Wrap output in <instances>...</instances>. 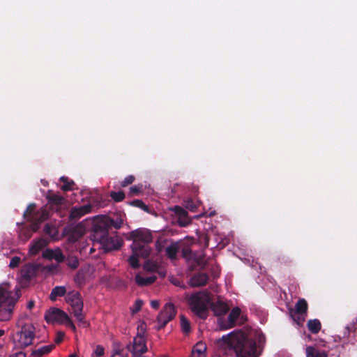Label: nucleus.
<instances>
[{
  "label": "nucleus",
  "mask_w": 357,
  "mask_h": 357,
  "mask_svg": "<svg viewBox=\"0 0 357 357\" xmlns=\"http://www.w3.org/2000/svg\"><path fill=\"white\" fill-rule=\"evenodd\" d=\"M20 297L19 290L13 292L8 284L0 285V321H7L11 319L15 303Z\"/></svg>",
  "instance_id": "1"
},
{
  "label": "nucleus",
  "mask_w": 357,
  "mask_h": 357,
  "mask_svg": "<svg viewBox=\"0 0 357 357\" xmlns=\"http://www.w3.org/2000/svg\"><path fill=\"white\" fill-rule=\"evenodd\" d=\"M224 342L232 347L237 357H257L256 342L245 336H223Z\"/></svg>",
  "instance_id": "2"
},
{
  "label": "nucleus",
  "mask_w": 357,
  "mask_h": 357,
  "mask_svg": "<svg viewBox=\"0 0 357 357\" xmlns=\"http://www.w3.org/2000/svg\"><path fill=\"white\" fill-rule=\"evenodd\" d=\"M211 301V294L207 291H199L186 296V301L192 312L203 319L207 317Z\"/></svg>",
  "instance_id": "3"
},
{
  "label": "nucleus",
  "mask_w": 357,
  "mask_h": 357,
  "mask_svg": "<svg viewBox=\"0 0 357 357\" xmlns=\"http://www.w3.org/2000/svg\"><path fill=\"white\" fill-rule=\"evenodd\" d=\"M129 240L132 241L131 249L135 252L142 250L144 257H149L151 248L149 245L153 241L152 234L146 229H138L130 233Z\"/></svg>",
  "instance_id": "4"
},
{
  "label": "nucleus",
  "mask_w": 357,
  "mask_h": 357,
  "mask_svg": "<svg viewBox=\"0 0 357 357\" xmlns=\"http://www.w3.org/2000/svg\"><path fill=\"white\" fill-rule=\"evenodd\" d=\"M66 302L70 305L74 317L79 322L85 323L84 315L82 313L84 303L79 291H71L66 296Z\"/></svg>",
  "instance_id": "5"
},
{
  "label": "nucleus",
  "mask_w": 357,
  "mask_h": 357,
  "mask_svg": "<svg viewBox=\"0 0 357 357\" xmlns=\"http://www.w3.org/2000/svg\"><path fill=\"white\" fill-rule=\"evenodd\" d=\"M137 334L134 337L132 345H128V349L134 354H144L147 351V347L144 333L146 331V326L144 323L141 324L137 327Z\"/></svg>",
  "instance_id": "6"
},
{
  "label": "nucleus",
  "mask_w": 357,
  "mask_h": 357,
  "mask_svg": "<svg viewBox=\"0 0 357 357\" xmlns=\"http://www.w3.org/2000/svg\"><path fill=\"white\" fill-rule=\"evenodd\" d=\"M176 314V310L174 305L171 303H167L157 317L158 326L157 329L160 330L164 328L170 321H172Z\"/></svg>",
  "instance_id": "7"
},
{
  "label": "nucleus",
  "mask_w": 357,
  "mask_h": 357,
  "mask_svg": "<svg viewBox=\"0 0 357 357\" xmlns=\"http://www.w3.org/2000/svg\"><path fill=\"white\" fill-rule=\"evenodd\" d=\"M19 336L18 344L21 348H25L32 344L35 337V328L33 325L24 324L20 332L17 333Z\"/></svg>",
  "instance_id": "8"
},
{
  "label": "nucleus",
  "mask_w": 357,
  "mask_h": 357,
  "mask_svg": "<svg viewBox=\"0 0 357 357\" xmlns=\"http://www.w3.org/2000/svg\"><path fill=\"white\" fill-rule=\"evenodd\" d=\"M109 227L106 221V216L97 221L93 227V237L95 241H98L105 236L109 234Z\"/></svg>",
  "instance_id": "9"
},
{
  "label": "nucleus",
  "mask_w": 357,
  "mask_h": 357,
  "mask_svg": "<svg viewBox=\"0 0 357 357\" xmlns=\"http://www.w3.org/2000/svg\"><path fill=\"white\" fill-rule=\"evenodd\" d=\"M68 319V315L65 312L55 307L50 308L45 314V319L47 323L58 322L63 324Z\"/></svg>",
  "instance_id": "10"
},
{
  "label": "nucleus",
  "mask_w": 357,
  "mask_h": 357,
  "mask_svg": "<svg viewBox=\"0 0 357 357\" xmlns=\"http://www.w3.org/2000/svg\"><path fill=\"white\" fill-rule=\"evenodd\" d=\"M41 268V265L39 264H26L23 266L20 271L21 279L25 282H29L30 280L36 276L38 272Z\"/></svg>",
  "instance_id": "11"
},
{
  "label": "nucleus",
  "mask_w": 357,
  "mask_h": 357,
  "mask_svg": "<svg viewBox=\"0 0 357 357\" xmlns=\"http://www.w3.org/2000/svg\"><path fill=\"white\" fill-rule=\"evenodd\" d=\"M100 243L106 251L119 250L123 244L122 240L116 236H110L109 234L105 236L98 241Z\"/></svg>",
  "instance_id": "12"
},
{
  "label": "nucleus",
  "mask_w": 357,
  "mask_h": 357,
  "mask_svg": "<svg viewBox=\"0 0 357 357\" xmlns=\"http://www.w3.org/2000/svg\"><path fill=\"white\" fill-rule=\"evenodd\" d=\"M169 210L174 213L175 215L174 219L178 222L179 226L186 227L191 222L188 212L181 206H174V207L169 208Z\"/></svg>",
  "instance_id": "13"
},
{
  "label": "nucleus",
  "mask_w": 357,
  "mask_h": 357,
  "mask_svg": "<svg viewBox=\"0 0 357 357\" xmlns=\"http://www.w3.org/2000/svg\"><path fill=\"white\" fill-rule=\"evenodd\" d=\"M43 257L50 260L54 259L57 263H62L66 260V257L60 248L46 249L43 252Z\"/></svg>",
  "instance_id": "14"
},
{
  "label": "nucleus",
  "mask_w": 357,
  "mask_h": 357,
  "mask_svg": "<svg viewBox=\"0 0 357 357\" xmlns=\"http://www.w3.org/2000/svg\"><path fill=\"white\" fill-rule=\"evenodd\" d=\"M92 206L90 204H87L79 207H73L70 213V220H77L82 218L83 215L91 213Z\"/></svg>",
  "instance_id": "15"
},
{
  "label": "nucleus",
  "mask_w": 357,
  "mask_h": 357,
  "mask_svg": "<svg viewBox=\"0 0 357 357\" xmlns=\"http://www.w3.org/2000/svg\"><path fill=\"white\" fill-rule=\"evenodd\" d=\"M84 234V228L80 223L70 229L68 232V241L70 243L78 241Z\"/></svg>",
  "instance_id": "16"
},
{
  "label": "nucleus",
  "mask_w": 357,
  "mask_h": 357,
  "mask_svg": "<svg viewBox=\"0 0 357 357\" xmlns=\"http://www.w3.org/2000/svg\"><path fill=\"white\" fill-rule=\"evenodd\" d=\"M49 243L47 239L39 238L38 240L34 241L30 245L29 253L31 255H37L41 250L45 248Z\"/></svg>",
  "instance_id": "17"
},
{
  "label": "nucleus",
  "mask_w": 357,
  "mask_h": 357,
  "mask_svg": "<svg viewBox=\"0 0 357 357\" xmlns=\"http://www.w3.org/2000/svg\"><path fill=\"white\" fill-rule=\"evenodd\" d=\"M210 306L215 315L218 317L225 314L229 310L227 304L222 301H218L215 303L211 301Z\"/></svg>",
  "instance_id": "18"
},
{
  "label": "nucleus",
  "mask_w": 357,
  "mask_h": 357,
  "mask_svg": "<svg viewBox=\"0 0 357 357\" xmlns=\"http://www.w3.org/2000/svg\"><path fill=\"white\" fill-rule=\"evenodd\" d=\"M208 280V275L204 273H197L190 280V284L193 287L204 286Z\"/></svg>",
  "instance_id": "19"
},
{
  "label": "nucleus",
  "mask_w": 357,
  "mask_h": 357,
  "mask_svg": "<svg viewBox=\"0 0 357 357\" xmlns=\"http://www.w3.org/2000/svg\"><path fill=\"white\" fill-rule=\"evenodd\" d=\"M50 217V211L47 209V206L40 208L36 211L31 216V221H36L39 223H42L45 220H47Z\"/></svg>",
  "instance_id": "20"
},
{
  "label": "nucleus",
  "mask_w": 357,
  "mask_h": 357,
  "mask_svg": "<svg viewBox=\"0 0 357 357\" xmlns=\"http://www.w3.org/2000/svg\"><path fill=\"white\" fill-rule=\"evenodd\" d=\"M48 204L50 205V208L54 209V207H61L65 203V199L63 197L59 195L50 193L47 195Z\"/></svg>",
  "instance_id": "21"
},
{
  "label": "nucleus",
  "mask_w": 357,
  "mask_h": 357,
  "mask_svg": "<svg viewBox=\"0 0 357 357\" xmlns=\"http://www.w3.org/2000/svg\"><path fill=\"white\" fill-rule=\"evenodd\" d=\"M181 243L179 241L172 242L165 249V254L167 257L171 259L174 260L176 259V255L181 249Z\"/></svg>",
  "instance_id": "22"
},
{
  "label": "nucleus",
  "mask_w": 357,
  "mask_h": 357,
  "mask_svg": "<svg viewBox=\"0 0 357 357\" xmlns=\"http://www.w3.org/2000/svg\"><path fill=\"white\" fill-rule=\"evenodd\" d=\"M241 309L238 307H234L228 316V323L227 326L224 327L225 329L233 328L235 324L237 319L240 316Z\"/></svg>",
  "instance_id": "23"
},
{
  "label": "nucleus",
  "mask_w": 357,
  "mask_h": 357,
  "mask_svg": "<svg viewBox=\"0 0 357 357\" xmlns=\"http://www.w3.org/2000/svg\"><path fill=\"white\" fill-rule=\"evenodd\" d=\"M307 357H328V354L325 351L319 349L313 346H307L305 349Z\"/></svg>",
  "instance_id": "24"
},
{
  "label": "nucleus",
  "mask_w": 357,
  "mask_h": 357,
  "mask_svg": "<svg viewBox=\"0 0 357 357\" xmlns=\"http://www.w3.org/2000/svg\"><path fill=\"white\" fill-rule=\"evenodd\" d=\"M132 254L131 256H130L128 259V262L130 265L135 269L138 268L139 267V262L138 260V257L142 258H147L148 257H144L141 252H142V250H139L137 252H135L134 250H132Z\"/></svg>",
  "instance_id": "25"
},
{
  "label": "nucleus",
  "mask_w": 357,
  "mask_h": 357,
  "mask_svg": "<svg viewBox=\"0 0 357 357\" xmlns=\"http://www.w3.org/2000/svg\"><path fill=\"white\" fill-rule=\"evenodd\" d=\"M155 276L142 277L139 274L135 276V282L138 286L143 287L153 284L156 280Z\"/></svg>",
  "instance_id": "26"
},
{
  "label": "nucleus",
  "mask_w": 357,
  "mask_h": 357,
  "mask_svg": "<svg viewBox=\"0 0 357 357\" xmlns=\"http://www.w3.org/2000/svg\"><path fill=\"white\" fill-rule=\"evenodd\" d=\"M66 294V289L64 286H56L52 289L50 295L51 301H56L57 297H61L65 296Z\"/></svg>",
  "instance_id": "27"
},
{
  "label": "nucleus",
  "mask_w": 357,
  "mask_h": 357,
  "mask_svg": "<svg viewBox=\"0 0 357 357\" xmlns=\"http://www.w3.org/2000/svg\"><path fill=\"white\" fill-rule=\"evenodd\" d=\"M308 305L304 298H300L295 305V314H307Z\"/></svg>",
  "instance_id": "28"
},
{
  "label": "nucleus",
  "mask_w": 357,
  "mask_h": 357,
  "mask_svg": "<svg viewBox=\"0 0 357 357\" xmlns=\"http://www.w3.org/2000/svg\"><path fill=\"white\" fill-rule=\"evenodd\" d=\"M307 327L308 330L313 334L318 333L321 328V324L317 319H310L307 321Z\"/></svg>",
  "instance_id": "29"
},
{
  "label": "nucleus",
  "mask_w": 357,
  "mask_h": 357,
  "mask_svg": "<svg viewBox=\"0 0 357 357\" xmlns=\"http://www.w3.org/2000/svg\"><path fill=\"white\" fill-rule=\"evenodd\" d=\"M54 347V344L43 346L38 349L33 350L31 355L33 356L41 357L43 355L49 354Z\"/></svg>",
  "instance_id": "30"
},
{
  "label": "nucleus",
  "mask_w": 357,
  "mask_h": 357,
  "mask_svg": "<svg viewBox=\"0 0 357 357\" xmlns=\"http://www.w3.org/2000/svg\"><path fill=\"white\" fill-rule=\"evenodd\" d=\"M206 347L204 344L199 342L196 344L192 352V357H204V351Z\"/></svg>",
  "instance_id": "31"
},
{
  "label": "nucleus",
  "mask_w": 357,
  "mask_h": 357,
  "mask_svg": "<svg viewBox=\"0 0 357 357\" xmlns=\"http://www.w3.org/2000/svg\"><path fill=\"white\" fill-rule=\"evenodd\" d=\"M60 181L63 182L64 184L61 187V189L63 191H70L73 190V186L75 185V182L73 181H69L68 177L61 176L60 178Z\"/></svg>",
  "instance_id": "32"
},
{
  "label": "nucleus",
  "mask_w": 357,
  "mask_h": 357,
  "mask_svg": "<svg viewBox=\"0 0 357 357\" xmlns=\"http://www.w3.org/2000/svg\"><path fill=\"white\" fill-rule=\"evenodd\" d=\"M66 265L68 268L72 269H76L79 266L78 258L75 256H68L66 258Z\"/></svg>",
  "instance_id": "33"
},
{
  "label": "nucleus",
  "mask_w": 357,
  "mask_h": 357,
  "mask_svg": "<svg viewBox=\"0 0 357 357\" xmlns=\"http://www.w3.org/2000/svg\"><path fill=\"white\" fill-rule=\"evenodd\" d=\"M181 326L183 333L187 334L190 331V321L184 315H181Z\"/></svg>",
  "instance_id": "34"
},
{
  "label": "nucleus",
  "mask_w": 357,
  "mask_h": 357,
  "mask_svg": "<svg viewBox=\"0 0 357 357\" xmlns=\"http://www.w3.org/2000/svg\"><path fill=\"white\" fill-rule=\"evenodd\" d=\"M106 221L107 222L109 229L114 227L115 229H120L123 225V220L121 219H117L114 220L112 218L106 217Z\"/></svg>",
  "instance_id": "35"
},
{
  "label": "nucleus",
  "mask_w": 357,
  "mask_h": 357,
  "mask_svg": "<svg viewBox=\"0 0 357 357\" xmlns=\"http://www.w3.org/2000/svg\"><path fill=\"white\" fill-rule=\"evenodd\" d=\"M110 197L114 202H120L125 199L126 195L125 193L121 190L119 192L112 191L110 192Z\"/></svg>",
  "instance_id": "36"
},
{
  "label": "nucleus",
  "mask_w": 357,
  "mask_h": 357,
  "mask_svg": "<svg viewBox=\"0 0 357 357\" xmlns=\"http://www.w3.org/2000/svg\"><path fill=\"white\" fill-rule=\"evenodd\" d=\"M35 208H36L35 204H30L27 206L26 211H24L23 215L24 218H27L28 221H31V216L36 212V211H34Z\"/></svg>",
  "instance_id": "37"
},
{
  "label": "nucleus",
  "mask_w": 357,
  "mask_h": 357,
  "mask_svg": "<svg viewBox=\"0 0 357 357\" xmlns=\"http://www.w3.org/2000/svg\"><path fill=\"white\" fill-rule=\"evenodd\" d=\"M44 232L45 233V234L49 235L52 238L57 235V231L56 230V229L49 224H46L45 225Z\"/></svg>",
  "instance_id": "38"
},
{
  "label": "nucleus",
  "mask_w": 357,
  "mask_h": 357,
  "mask_svg": "<svg viewBox=\"0 0 357 357\" xmlns=\"http://www.w3.org/2000/svg\"><path fill=\"white\" fill-rule=\"evenodd\" d=\"M130 205L142 209L144 211H149V207L146 206L144 202L141 199H135L132 202H130Z\"/></svg>",
  "instance_id": "39"
},
{
  "label": "nucleus",
  "mask_w": 357,
  "mask_h": 357,
  "mask_svg": "<svg viewBox=\"0 0 357 357\" xmlns=\"http://www.w3.org/2000/svg\"><path fill=\"white\" fill-rule=\"evenodd\" d=\"M75 282L81 286L85 282V275L82 271H78L74 278Z\"/></svg>",
  "instance_id": "40"
},
{
  "label": "nucleus",
  "mask_w": 357,
  "mask_h": 357,
  "mask_svg": "<svg viewBox=\"0 0 357 357\" xmlns=\"http://www.w3.org/2000/svg\"><path fill=\"white\" fill-rule=\"evenodd\" d=\"M306 316L307 314H295V312L291 314L293 319L298 326H302L303 324Z\"/></svg>",
  "instance_id": "41"
},
{
  "label": "nucleus",
  "mask_w": 357,
  "mask_h": 357,
  "mask_svg": "<svg viewBox=\"0 0 357 357\" xmlns=\"http://www.w3.org/2000/svg\"><path fill=\"white\" fill-rule=\"evenodd\" d=\"M20 261H21L20 257L15 256L10 259V261L9 264V267L10 268H15L20 265Z\"/></svg>",
  "instance_id": "42"
},
{
  "label": "nucleus",
  "mask_w": 357,
  "mask_h": 357,
  "mask_svg": "<svg viewBox=\"0 0 357 357\" xmlns=\"http://www.w3.org/2000/svg\"><path fill=\"white\" fill-rule=\"evenodd\" d=\"M135 181V176L132 175H129L126 176L123 181H121V185L122 187H126L128 185L132 183Z\"/></svg>",
  "instance_id": "43"
},
{
  "label": "nucleus",
  "mask_w": 357,
  "mask_h": 357,
  "mask_svg": "<svg viewBox=\"0 0 357 357\" xmlns=\"http://www.w3.org/2000/svg\"><path fill=\"white\" fill-rule=\"evenodd\" d=\"M105 349L101 345H97L94 351L93 355L96 357H101L104 355Z\"/></svg>",
  "instance_id": "44"
},
{
  "label": "nucleus",
  "mask_w": 357,
  "mask_h": 357,
  "mask_svg": "<svg viewBox=\"0 0 357 357\" xmlns=\"http://www.w3.org/2000/svg\"><path fill=\"white\" fill-rule=\"evenodd\" d=\"M143 305V301L142 300H137L135 302V305H134V309L132 310V313H136L137 312H139L142 307Z\"/></svg>",
  "instance_id": "45"
},
{
  "label": "nucleus",
  "mask_w": 357,
  "mask_h": 357,
  "mask_svg": "<svg viewBox=\"0 0 357 357\" xmlns=\"http://www.w3.org/2000/svg\"><path fill=\"white\" fill-rule=\"evenodd\" d=\"M64 333L63 332H61V331H58L56 334V337H55V339H54V342L56 344H59L61 343L63 340V337H64Z\"/></svg>",
  "instance_id": "46"
},
{
  "label": "nucleus",
  "mask_w": 357,
  "mask_h": 357,
  "mask_svg": "<svg viewBox=\"0 0 357 357\" xmlns=\"http://www.w3.org/2000/svg\"><path fill=\"white\" fill-rule=\"evenodd\" d=\"M67 327L70 328L73 332H76V326L68 317V319L66 320L64 324Z\"/></svg>",
  "instance_id": "47"
},
{
  "label": "nucleus",
  "mask_w": 357,
  "mask_h": 357,
  "mask_svg": "<svg viewBox=\"0 0 357 357\" xmlns=\"http://www.w3.org/2000/svg\"><path fill=\"white\" fill-rule=\"evenodd\" d=\"M192 250L188 248H184L182 249V255L185 259H189L192 256Z\"/></svg>",
  "instance_id": "48"
},
{
  "label": "nucleus",
  "mask_w": 357,
  "mask_h": 357,
  "mask_svg": "<svg viewBox=\"0 0 357 357\" xmlns=\"http://www.w3.org/2000/svg\"><path fill=\"white\" fill-rule=\"evenodd\" d=\"M156 268L157 266L155 264H151L149 261L146 262L144 265V268L149 271H154Z\"/></svg>",
  "instance_id": "49"
},
{
  "label": "nucleus",
  "mask_w": 357,
  "mask_h": 357,
  "mask_svg": "<svg viewBox=\"0 0 357 357\" xmlns=\"http://www.w3.org/2000/svg\"><path fill=\"white\" fill-rule=\"evenodd\" d=\"M29 222H31V229H29L31 230V231L32 233L37 231L38 229H39L40 225L41 223H39L36 221H29Z\"/></svg>",
  "instance_id": "50"
},
{
  "label": "nucleus",
  "mask_w": 357,
  "mask_h": 357,
  "mask_svg": "<svg viewBox=\"0 0 357 357\" xmlns=\"http://www.w3.org/2000/svg\"><path fill=\"white\" fill-rule=\"evenodd\" d=\"M141 192L139 186L134 185L130 188V194L132 195H137Z\"/></svg>",
  "instance_id": "51"
},
{
  "label": "nucleus",
  "mask_w": 357,
  "mask_h": 357,
  "mask_svg": "<svg viewBox=\"0 0 357 357\" xmlns=\"http://www.w3.org/2000/svg\"><path fill=\"white\" fill-rule=\"evenodd\" d=\"M195 261L199 266H205L204 259L203 257H198L195 259Z\"/></svg>",
  "instance_id": "52"
},
{
  "label": "nucleus",
  "mask_w": 357,
  "mask_h": 357,
  "mask_svg": "<svg viewBox=\"0 0 357 357\" xmlns=\"http://www.w3.org/2000/svg\"><path fill=\"white\" fill-rule=\"evenodd\" d=\"M159 305H160V303L158 301H152L151 302V307H153V309H158L159 307Z\"/></svg>",
  "instance_id": "53"
},
{
  "label": "nucleus",
  "mask_w": 357,
  "mask_h": 357,
  "mask_svg": "<svg viewBox=\"0 0 357 357\" xmlns=\"http://www.w3.org/2000/svg\"><path fill=\"white\" fill-rule=\"evenodd\" d=\"M186 207L188 208L192 211H195L196 208V206L193 205L192 202H188Z\"/></svg>",
  "instance_id": "54"
},
{
  "label": "nucleus",
  "mask_w": 357,
  "mask_h": 357,
  "mask_svg": "<svg viewBox=\"0 0 357 357\" xmlns=\"http://www.w3.org/2000/svg\"><path fill=\"white\" fill-rule=\"evenodd\" d=\"M23 232L24 233L26 239L29 238L32 235V232L29 229H25Z\"/></svg>",
  "instance_id": "55"
},
{
  "label": "nucleus",
  "mask_w": 357,
  "mask_h": 357,
  "mask_svg": "<svg viewBox=\"0 0 357 357\" xmlns=\"http://www.w3.org/2000/svg\"><path fill=\"white\" fill-rule=\"evenodd\" d=\"M10 357H26V354L22 351H20V352H17L15 354L10 356Z\"/></svg>",
  "instance_id": "56"
},
{
  "label": "nucleus",
  "mask_w": 357,
  "mask_h": 357,
  "mask_svg": "<svg viewBox=\"0 0 357 357\" xmlns=\"http://www.w3.org/2000/svg\"><path fill=\"white\" fill-rule=\"evenodd\" d=\"M34 306V302L33 301H30L27 304V308L31 309Z\"/></svg>",
  "instance_id": "57"
},
{
  "label": "nucleus",
  "mask_w": 357,
  "mask_h": 357,
  "mask_svg": "<svg viewBox=\"0 0 357 357\" xmlns=\"http://www.w3.org/2000/svg\"><path fill=\"white\" fill-rule=\"evenodd\" d=\"M121 352H122V350H121V349L115 350L114 355H121Z\"/></svg>",
  "instance_id": "58"
},
{
  "label": "nucleus",
  "mask_w": 357,
  "mask_h": 357,
  "mask_svg": "<svg viewBox=\"0 0 357 357\" xmlns=\"http://www.w3.org/2000/svg\"><path fill=\"white\" fill-rule=\"evenodd\" d=\"M5 334V331L3 330H0V337L3 336Z\"/></svg>",
  "instance_id": "59"
},
{
  "label": "nucleus",
  "mask_w": 357,
  "mask_h": 357,
  "mask_svg": "<svg viewBox=\"0 0 357 357\" xmlns=\"http://www.w3.org/2000/svg\"><path fill=\"white\" fill-rule=\"evenodd\" d=\"M68 357H77V355L75 354H72Z\"/></svg>",
  "instance_id": "60"
},
{
  "label": "nucleus",
  "mask_w": 357,
  "mask_h": 357,
  "mask_svg": "<svg viewBox=\"0 0 357 357\" xmlns=\"http://www.w3.org/2000/svg\"><path fill=\"white\" fill-rule=\"evenodd\" d=\"M347 329L348 330L349 332L351 330L349 326L347 327Z\"/></svg>",
  "instance_id": "61"
},
{
  "label": "nucleus",
  "mask_w": 357,
  "mask_h": 357,
  "mask_svg": "<svg viewBox=\"0 0 357 357\" xmlns=\"http://www.w3.org/2000/svg\"><path fill=\"white\" fill-rule=\"evenodd\" d=\"M352 329L354 331L356 330V327L354 326H353Z\"/></svg>",
  "instance_id": "62"
}]
</instances>
